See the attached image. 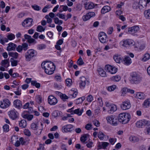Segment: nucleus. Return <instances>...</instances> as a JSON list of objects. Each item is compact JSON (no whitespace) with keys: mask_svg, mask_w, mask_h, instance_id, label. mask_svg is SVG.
<instances>
[{"mask_svg":"<svg viewBox=\"0 0 150 150\" xmlns=\"http://www.w3.org/2000/svg\"><path fill=\"white\" fill-rule=\"evenodd\" d=\"M14 105L16 108L20 109L22 105L21 102L19 100L16 99L13 102Z\"/></svg>","mask_w":150,"mask_h":150,"instance_id":"nucleus-19","label":"nucleus"},{"mask_svg":"<svg viewBox=\"0 0 150 150\" xmlns=\"http://www.w3.org/2000/svg\"><path fill=\"white\" fill-rule=\"evenodd\" d=\"M122 92V96L124 95V94L128 92V89L126 88H122L121 91Z\"/></svg>","mask_w":150,"mask_h":150,"instance_id":"nucleus-56","label":"nucleus"},{"mask_svg":"<svg viewBox=\"0 0 150 150\" xmlns=\"http://www.w3.org/2000/svg\"><path fill=\"white\" fill-rule=\"evenodd\" d=\"M16 51L19 52H21L23 50L22 46L21 45H18L16 48Z\"/></svg>","mask_w":150,"mask_h":150,"instance_id":"nucleus-64","label":"nucleus"},{"mask_svg":"<svg viewBox=\"0 0 150 150\" xmlns=\"http://www.w3.org/2000/svg\"><path fill=\"white\" fill-rule=\"evenodd\" d=\"M146 120H143L137 121L136 123V126L138 128L142 127L146 125Z\"/></svg>","mask_w":150,"mask_h":150,"instance_id":"nucleus-16","label":"nucleus"},{"mask_svg":"<svg viewBox=\"0 0 150 150\" xmlns=\"http://www.w3.org/2000/svg\"><path fill=\"white\" fill-rule=\"evenodd\" d=\"M7 37L8 40H11L15 39V35L14 34L10 33L7 36Z\"/></svg>","mask_w":150,"mask_h":150,"instance_id":"nucleus-43","label":"nucleus"},{"mask_svg":"<svg viewBox=\"0 0 150 150\" xmlns=\"http://www.w3.org/2000/svg\"><path fill=\"white\" fill-rule=\"evenodd\" d=\"M92 125L91 124H88L85 126V128L87 130L91 129Z\"/></svg>","mask_w":150,"mask_h":150,"instance_id":"nucleus-62","label":"nucleus"},{"mask_svg":"<svg viewBox=\"0 0 150 150\" xmlns=\"http://www.w3.org/2000/svg\"><path fill=\"white\" fill-rule=\"evenodd\" d=\"M46 46L45 45L41 44L37 46V48L39 50H41L46 48Z\"/></svg>","mask_w":150,"mask_h":150,"instance_id":"nucleus-48","label":"nucleus"},{"mask_svg":"<svg viewBox=\"0 0 150 150\" xmlns=\"http://www.w3.org/2000/svg\"><path fill=\"white\" fill-rule=\"evenodd\" d=\"M142 80V78L136 72H133L131 74L129 81L132 84H138Z\"/></svg>","mask_w":150,"mask_h":150,"instance_id":"nucleus-2","label":"nucleus"},{"mask_svg":"<svg viewBox=\"0 0 150 150\" xmlns=\"http://www.w3.org/2000/svg\"><path fill=\"white\" fill-rule=\"evenodd\" d=\"M81 82L79 83V86L81 88H84L86 85H88L89 84V81L84 77H80Z\"/></svg>","mask_w":150,"mask_h":150,"instance_id":"nucleus-10","label":"nucleus"},{"mask_svg":"<svg viewBox=\"0 0 150 150\" xmlns=\"http://www.w3.org/2000/svg\"><path fill=\"white\" fill-rule=\"evenodd\" d=\"M104 135L102 132H99L98 134V137L101 140H102L103 139Z\"/></svg>","mask_w":150,"mask_h":150,"instance_id":"nucleus-53","label":"nucleus"},{"mask_svg":"<svg viewBox=\"0 0 150 150\" xmlns=\"http://www.w3.org/2000/svg\"><path fill=\"white\" fill-rule=\"evenodd\" d=\"M110 110H109L108 112L110 113H112L116 111L117 109V106L114 104L111 105Z\"/></svg>","mask_w":150,"mask_h":150,"instance_id":"nucleus-27","label":"nucleus"},{"mask_svg":"<svg viewBox=\"0 0 150 150\" xmlns=\"http://www.w3.org/2000/svg\"><path fill=\"white\" fill-rule=\"evenodd\" d=\"M1 65L7 68L9 66V62L8 59H4L1 61Z\"/></svg>","mask_w":150,"mask_h":150,"instance_id":"nucleus-23","label":"nucleus"},{"mask_svg":"<svg viewBox=\"0 0 150 150\" xmlns=\"http://www.w3.org/2000/svg\"><path fill=\"white\" fill-rule=\"evenodd\" d=\"M93 124L97 127H98L100 126V123L99 121L97 120H95L93 121Z\"/></svg>","mask_w":150,"mask_h":150,"instance_id":"nucleus-63","label":"nucleus"},{"mask_svg":"<svg viewBox=\"0 0 150 150\" xmlns=\"http://www.w3.org/2000/svg\"><path fill=\"white\" fill-rule=\"evenodd\" d=\"M86 10H88L94 8L96 4H95L93 3H85L84 4Z\"/></svg>","mask_w":150,"mask_h":150,"instance_id":"nucleus-17","label":"nucleus"},{"mask_svg":"<svg viewBox=\"0 0 150 150\" xmlns=\"http://www.w3.org/2000/svg\"><path fill=\"white\" fill-rule=\"evenodd\" d=\"M149 101V99H148L144 101L143 105L145 108H147L150 106V101Z\"/></svg>","mask_w":150,"mask_h":150,"instance_id":"nucleus-36","label":"nucleus"},{"mask_svg":"<svg viewBox=\"0 0 150 150\" xmlns=\"http://www.w3.org/2000/svg\"><path fill=\"white\" fill-rule=\"evenodd\" d=\"M99 74L102 77H105L106 76V72L102 68H99L98 69Z\"/></svg>","mask_w":150,"mask_h":150,"instance_id":"nucleus-30","label":"nucleus"},{"mask_svg":"<svg viewBox=\"0 0 150 150\" xmlns=\"http://www.w3.org/2000/svg\"><path fill=\"white\" fill-rule=\"evenodd\" d=\"M73 126L71 125H67L63 126L62 127V130L64 132H67L72 130Z\"/></svg>","mask_w":150,"mask_h":150,"instance_id":"nucleus-18","label":"nucleus"},{"mask_svg":"<svg viewBox=\"0 0 150 150\" xmlns=\"http://www.w3.org/2000/svg\"><path fill=\"white\" fill-rule=\"evenodd\" d=\"M93 100V98L91 95H89L87 98V100L88 102H91Z\"/></svg>","mask_w":150,"mask_h":150,"instance_id":"nucleus-57","label":"nucleus"},{"mask_svg":"<svg viewBox=\"0 0 150 150\" xmlns=\"http://www.w3.org/2000/svg\"><path fill=\"white\" fill-rule=\"evenodd\" d=\"M105 69L107 71L110 72L112 74L116 73L117 70V68L114 66H112L110 65L105 66Z\"/></svg>","mask_w":150,"mask_h":150,"instance_id":"nucleus-7","label":"nucleus"},{"mask_svg":"<svg viewBox=\"0 0 150 150\" xmlns=\"http://www.w3.org/2000/svg\"><path fill=\"white\" fill-rule=\"evenodd\" d=\"M33 116L32 115H28L27 114H25L23 115V117L25 119H27L28 120L30 121L33 118Z\"/></svg>","mask_w":150,"mask_h":150,"instance_id":"nucleus-31","label":"nucleus"},{"mask_svg":"<svg viewBox=\"0 0 150 150\" xmlns=\"http://www.w3.org/2000/svg\"><path fill=\"white\" fill-rule=\"evenodd\" d=\"M32 8L35 10L38 11L40 10V7L36 5H35L32 6Z\"/></svg>","mask_w":150,"mask_h":150,"instance_id":"nucleus-58","label":"nucleus"},{"mask_svg":"<svg viewBox=\"0 0 150 150\" xmlns=\"http://www.w3.org/2000/svg\"><path fill=\"white\" fill-rule=\"evenodd\" d=\"M56 93L58 94L60 96L61 98L64 101H65L66 99H68L69 97L65 94H63L59 91H56Z\"/></svg>","mask_w":150,"mask_h":150,"instance_id":"nucleus-25","label":"nucleus"},{"mask_svg":"<svg viewBox=\"0 0 150 150\" xmlns=\"http://www.w3.org/2000/svg\"><path fill=\"white\" fill-rule=\"evenodd\" d=\"M16 45L11 42H10L8 44V46L7 47V50L8 51L15 50V48L16 47Z\"/></svg>","mask_w":150,"mask_h":150,"instance_id":"nucleus-20","label":"nucleus"},{"mask_svg":"<svg viewBox=\"0 0 150 150\" xmlns=\"http://www.w3.org/2000/svg\"><path fill=\"white\" fill-rule=\"evenodd\" d=\"M37 102L39 103L40 104L42 102V99L41 97L40 96H38L36 98Z\"/></svg>","mask_w":150,"mask_h":150,"instance_id":"nucleus-61","label":"nucleus"},{"mask_svg":"<svg viewBox=\"0 0 150 150\" xmlns=\"http://www.w3.org/2000/svg\"><path fill=\"white\" fill-rule=\"evenodd\" d=\"M11 104V102L7 99H4L2 101L0 102V106L1 108L4 109L9 107Z\"/></svg>","mask_w":150,"mask_h":150,"instance_id":"nucleus-8","label":"nucleus"},{"mask_svg":"<svg viewBox=\"0 0 150 150\" xmlns=\"http://www.w3.org/2000/svg\"><path fill=\"white\" fill-rule=\"evenodd\" d=\"M54 23L59 25H62L63 23V21L60 20L57 17L55 18H54Z\"/></svg>","mask_w":150,"mask_h":150,"instance_id":"nucleus-33","label":"nucleus"},{"mask_svg":"<svg viewBox=\"0 0 150 150\" xmlns=\"http://www.w3.org/2000/svg\"><path fill=\"white\" fill-rule=\"evenodd\" d=\"M109 144V143L105 142H102L99 144V148H103L104 149L106 148Z\"/></svg>","mask_w":150,"mask_h":150,"instance_id":"nucleus-29","label":"nucleus"},{"mask_svg":"<svg viewBox=\"0 0 150 150\" xmlns=\"http://www.w3.org/2000/svg\"><path fill=\"white\" fill-rule=\"evenodd\" d=\"M31 128L33 130H37L38 128V127L37 124L35 123H33L31 124Z\"/></svg>","mask_w":150,"mask_h":150,"instance_id":"nucleus-45","label":"nucleus"},{"mask_svg":"<svg viewBox=\"0 0 150 150\" xmlns=\"http://www.w3.org/2000/svg\"><path fill=\"white\" fill-rule=\"evenodd\" d=\"M136 97L138 99H143L145 98L146 95L143 93H138L137 94Z\"/></svg>","mask_w":150,"mask_h":150,"instance_id":"nucleus-26","label":"nucleus"},{"mask_svg":"<svg viewBox=\"0 0 150 150\" xmlns=\"http://www.w3.org/2000/svg\"><path fill=\"white\" fill-rule=\"evenodd\" d=\"M113 59L115 62L118 63H120V61L122 60L120 57L118 56H114L113 57Z\"/></svg>","mask_w":150,"mask_h":150,"instance_id":"nucleus-42","label":"nucleus"},{"mask_svg":"<svg viewBox=\"0 0 150 150\" xmlns=\"http://www.w3.org/2000/svg\"><path fill=\"white\" fill-rule=\"evenodd\" d=\"M83 112V109H81L80 110L79 108L75 110L73 112V114H76L79 116L81 115Z\"/></svg>","mask_w":150,"mask_h":150,"instance_id":"nucleus-28","label":"nucleus"},{"mask_svg":"<svg viewBox=\"0 0 150 150\" xmlns=\"http://www.w3.org/2000/svg\"><path fill=\"white\" fill-rule=\"evenodd\" d=\"M88 135L87 134H84L80 138L81 141L82 142H85L87 139Z\"/></svg>","mask_w":150,"mask_h":150,"instance_id":"nucleus-41","label":"nucleus"},{"mask_svg":"<svg viewBox=\"0 0 150 150\" xmlns=\"http://www.w3.org/2000/svg\"><path fill=\"white\" fill-rule=\"evenodd\" d=\"M129 140L133 142H135L138 141L139 139L137 137L134 136H131L129 137Z\"/></svg>","mask_w":150,"mask_h":150,"instance_id":"nucleus-34","label":"nucleus"},{"mask_svg":"<svg viewBox=\"0 0 150 150\" xmlns=\"http://www.w3.org/2000/svg\"><path fill=\"white\" fill-rule=\"evenodd\" d=\"M77 63L80 66L84 64V62H83L81 57H80L79 59L77 60Z\"/></svg>","mask_w":150,"mask_h":150,"instance_id":"nucleus-47","label":"nucleus"},{"mask_svg":"<svg viewBox=\"0 0 150 150\" xmlns=\"http://www.w3.org/2000/svg\"><path fill=\"white\" fill-rule=\"evenodd\" d=\"M67 85V86H70L72 84V80L70 79H67L66 80Z\"/></svg>","mask_w":150,"mask_h":150,"instance_id":"nucleus-51","label":"nucleus"},{"mask_svg":"<svg viewBox=\"0 0 150 150\" xmlns=\"http://www.w3.org/2000/svg\"><path fill=\"white\" fill-rule=\"evenodd\" d=\"M28 42L29 43H34V44L36 43V41L34 39L30 38L28 40Z\"/></svg>","mask_w":150,"mask_h":150,"instance_id":"nucleus-59","label":"nucleus"},{"mask_svg":"<svg viewBox=\"0 0 150 150\" xmlns=\"http://www.w3.org/2000/svg\"><path fill=\"white\" fill-rule=\"evenodd\" d=\"M150 58V55L149 53H146L144 56V57L142 59V60L145 62L149 60Z\"/></svg>","mask_w":150,"mask_h":150,"instance_id":"nucleus-38","label":"nucleus"},{"mask_svg":"<svg viewBox=\"0 0 150 150\" xmlns=\"http://www.w3.org/2000/svg\"><path fill=\"white\" fill-rule=\"evenodd\" d=\"M48 103L51 105H55L57 103V99L52 95L48 96Z\"/></svg>","mask_w":150,"mask_h":150,"instance_id":"nucleus-15","label":"nucleus"},{"mask_svg":"<svg viewBox=\"0 0 150 150\" xmlns=\"http://www.w3.org/2000/svg\"><path fill=\"white\" fill-rule=\"evenodd\" d=\"M23 50L25 51L28 49V44L26 43H23L22 44V45Z\"/></svg>","mask_w":150,"mask_h":150,"instance_id":"nucleus-44","label":"nucleus"},{"mask_svg":"<svg viewBox=\"0 0 150 150\" xmlns=\"http://www.w3.org/2000/svg\"><path fill=\"white\" fill-rule=\"evenodd\" d=\"M110 10L111 8L109 6H105L101 9V13L102 14H104L110 11Z\"/></svg>","mask_w":150,"mask_h":150,"instance_id":"nucleus-21","label":"nucleus"},{"mask_svg":"<svg viewBox=\"0 0 150 150\" xmlns=\"http://www.w3.org/2000/svg\"><path fill=\"white\" fill-rule=\"evenodd\" d=\"M121 79V77L119 75H117L115 76H112L111 78V79L115 81H119Z\"/></svg>","mask_w":150,"mask_h":150,"instance_id":"nucleus-39","label":"nucleus"},{"mask_svg":"<svg viewBox=\"0 0 150 150\" xmlns=\"http://www.w3.org/2000/svg\"><path fill=\"white\" fill-rule=\"evenodd\" d=\"M24 134L28 136L29 137L31 135V133L30 131L28 129H25L24 131Z\"/></svg>","mask_w":150,"mask_h":150,"instance_id":"nucleus-54","label":"nucleus"},{"mask_svg":"<svg viewBox=\"0 0 150 150\" xmlns=\"http://www.w3.org/2000/svg\"><path fill=\"white\" fill-rule=\"evenodd\" d=\"M19 126L22 128H25L26 126V122L24 120H21L19 123Z\"/></svg>","mask_w":150,"mask_h":150,"instance_id":"nucleus-32","label":"nucleus"},{"mask_svg":"<svg viewBox=\"0 0 150 150\" xmlns=\"http://www.w3.org/2000/svg\"><path fill=\"white\" fill-rule=\"evenodd\" d=\"M41 66L42 68L45 69V72L47 74L50 75L53 73L55 66L53 62H42Z\"/></svg>","mask_w":150,"mask_h":150,"instance_id":"nucleus-1","label":"nucleus"},{"mask_svg":"<svg viewBox=\"0 0 150 150\" xmlns=\"http://www.w3.org/2000/svg\"><path fill=\"white\" fill-rule=\"evenodd\" d=\"M59 114L60 112L58 110H55L54 111L52 114V115L54 117L59 116Z\"/></svg>","mask_w":150,"mask_h":150,"instance_id":"nucleus-52","label":"nucleus"},{"mask_svg":"<svg viewBox=\"0 0 150 150\" xmlns=\"http://www.w3.org/2000/svg\"><path fill=\"white\" fill-rule=\"evenodd\" d=\"M123 62L126 65H129L132 62L130 58L128 56H126L124 58Z\"/></svg>","mask_w":150,"mask_h":150,"instance_id":"nucleus-22","label":"nucleus"},{"mask_svg":"<svg viewBox=\"0 0 150 150\" xmlns=\"http://www.w3.org/2000/svg\"><path fill=\"white\" fill-rule=\"evenodd\" d=\"M85 99V97L84 96L79 98L76 100V104H78L80 103H82Z\"/></svg>","mask_w":150,"mask_h":150,"instance_id":"nucleus-40","label":"nucleus"},{"mask_svg":"<svg viewBox=\"0 0 150 150\" xmlns=\"http://www.w3.org/2000/svg\"><path fill=\"white\" fill-rule=\"evenodd\" d=\"M116 86L115 85H112L109 86L107 88V90L110 91H114L116 88Z\"/></svg>","mask_w":150,"mask_h":150,"instance_id":"nucleus-49","label":"nucleus"},{"mask_svg":"<svg viewBox=\"0 0 150 150\" xmlns=\"http://www.w3.org/2000/svg\"><path fill=\"white\" fill-rule=\"evenodd\" d=\"M121 108L123 110L128 109L131 107V104L129 100L123 102L120 105Z\"/></svg>","mask_w":150,"mask_h":150,"instance_id":"nucleus-13","label":"nucleus"},{"mask_svg":"<svg viewBox=\"0 0 150 150\" xmlns=\"http://www.w3.org/2000/svg\"><path fill=\"white\" fill-rule=\"evenodd\" d=\"M9 117L13 120H15L18 117V113L14 110H11L8 112Z\"/></svg>","mask_w":150,"mask_h":150,"instance_id":"nucleus-11","label":"nucleus"},{"mask_svg":"<svg viewBox=\"0 0 150 150\" xmlns=\"http://www.w3.org/2000/svg\"><path fill=\"white\" fill-rule=\"evenodd\" d=\"M110 142L112 144H114L116 141V138H111L109 139Z\"/></svg>","mask_w":150,"mask_h":150,"instance_id":"nucleus-60","label":"nucleus"},{"mask_svg":"<svg viewBox=\"0 0 150 150\" xmlns=\"http://www.w3.org/2000/svg\"><path fill=\"white\" fill-rule=\"evenodd\" d=\"M134 44V41L131 39L124 40L120 42V45L125 47H129L130 46H132Z\"/></svg>","mask_w":150,"mask_h":150,"instance_id":"nucleus-6","label":"nucleus"},{"mask_svg":"<svg viewBox=\"0 0 150 150\" xmlns=\"http://www.w3.org/2000/svg\"><path fill=\"white\" fill-rule=\"evenodd\" d=\"M99 40L102 43H105L108 41L107 35L104 32H100L99 34Z\"/></svg>","mask_w":150,"mask_h":150,"instance_id":"nucleus-14","label":"nucleus"},{"mask_svg":"<svg viewBox=\"0 0 150 150\" xmlns=\"http://www.w3.org/2000/svg\"><path fill=\"white\" fill-rule=\"evenodd\" d=\"M10 62L11 63V65L12 66H16L17 65L18 61L14 60L13 58H12L10 59Z\"/></svg>","mask_w":150,"mask_h":150,"instance_id":"nucleus-37","label":"nucleus"},{"mask_svg":"<svg viewBox=\"0 0 150 150\" xmlns=\"http://www.w3.org/2000/svg\"><path fill=\"white\" fill-rule=\"evenodd\" d=\"M45 28H44L41 25H38L37 27V31L39 32H41L42 31H44Z\"/></svg>","mask_w":150,"mask_h":150,"instance_id":"nucleus-46","label":"nucleus"},{"mask_svg":"<svg viewBox=\"0 0 150 150\" xmlns=\"http://www.w3.org/2000/svg\"><path fill=\"white\" fill-rule=\"evenodd\" d=\"M107 123H110L113 126H117L118 123V118L117 116L114 115H111L108 116L106 117Z\"/></svg>","mask_w":150,"mask_h":150,"instance_id":"nucleus-4","label":"nucleus"},{"mask_svg":"<svg viewBox=\"0 0 150 150\" xmlns=\"http://www.w3.org/2000/svg\"><path fill=\"white\" fill-rule=\"evenodd\" d=\"M8 55L9 56L13 57L15 59H17L18 57V54L16 52H8Z\"/></svg>","mask_w":150,"mask_h":150,"instance_id":"nucleus-35","label":"nucleus"},{"mask_svg":"<svg viewBox=\"0 0 150 150\" xmlns=\"http://www.w3.org/2000/svg\"><path fill=\"white\" fill-rule=\"evenodd\" d=\"M33 22V20L32 18H28L24 20L22 23V25L23 27L26 28L31 26Z\"/></svg>","mask_w":150,"mask_h":150,"instance_id":"nucleus-9","label":"nucleus"},{"mask_svg":"<svg viewBox=\"0 0 150 150\" xmlns=\"http://www.w3.org/2000/svg\"><path fill=\"white\" fill-rule=\"evenodd\" d=\"M4 131L7 132L9 131V126L6 124H5L3 127Z\"/></svg>","mask_w":150,"mask_h":150,"instance_id":"nucleus-50","label":"nucleus"},{"mask_svg":"<svg viewBox=\"0 0 150 150\" xmlns=\"http://www.w3.org/2000/svg\"><path fill=\"white\" fill-rule=\"evenodd\" d=\"M90 18V17L89 16L87 13L86 15L83 16V21H87L89 20Z\"/></svg>","mask_w":150,"mask_h":150,"instance_id":"nucleus-55","label":"nucleus"},{"mask_svg":"<svg viewBox=\"0 0 150 150\" xmlns=\"http://www.w3.org/2000/svg\"><path fill=\"white\" fill-rule=\"evenodd\" d=\"M139 30V27L137 25L133 26L128 29L129 33L133 35H135V33L137 32Z\"/></svg>","mask_w":150,"mask_h":150,"instance_id":"nucleus-12","label":"nucleus"},{"mask_svg":"<svg viewBox=\"0 0 150 150\" xmlns=\"http://www.w3.org/2000/svg\"><path fill=\"white\" fill-rule=\"evenodd\" d=\"M36 51L33 49H29L27 50L25 54V57L26 61H29L31 59L37 55Z\"/></svg>","mask_w":150,"mask_h":150,"instance_id":"nucleus-5","label":"nucleus"},{"mask_svg":"<svg viewBox=\"0 0 150 150\" xmlns=\"http://www.w3.org/2000/svg\"><path fill=\"white\" fill-rule=\"evenodd\" d=\"M130 117V115L128 113H120L117 117L119 122L122 124L127 123L129 121Z\"/></svg>","mask_w":150,"mask_h":150,"instance_id":"nucleus-3","label":"nucleus"},{"mask_svg":"<svg viewBox=\"0 0 150 150\" xmlns=\"http://www.w3.org/2000/svg\"><path fill=\"white\" fill-rule=\"evenodd\" d=\"M144 14L146 19L150 20V9L144 11Z\"/></svg>","mask_w":150,"mask_h":150,"instance_id":"nucleus-24","label":"nucleus"}]
</instances>
